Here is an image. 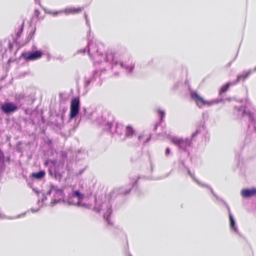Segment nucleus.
Segmentation results:
<instances>
[{
    "label": "nucleus",
    "instance_id": "obj_1",
    "mask_svg": "<svg viewBox=\"0 0 256 256\" xmlns=\"http://www.w3.org/2000/svg\"><path fill=\"white\" fill-rule=\"evenodd\" d=\"M80 100L78 97L72 99L70 104V118L72 119L76 116L80 111Z\"/></svg>",
    "mask_w": 256,
    "mask_h": 256
},
{
    "label": "nucleus",
    "instance_id": "obj_2",
    "mask_svg": "<svg viewBox=\"0 0 256 256\" xmlns=\"http://www.w3.org/2000/svg\"><path fill=\"white\" fill-rule=\"evenodd\" d=\"M0 108L6 114H10L16 111L18 109L17 106L11 102H5L1 105Z\"/></svg>",
    "mask_w": 256,
    "mask_h": 256
},
{
    "label": "nucleus",
    "instance_id": "obj_3",
    "mask_svg": "<svg viewBox=\"0 0 256 256\" xmlns=\"http://www.w3.org/2000/svg\"><path fill=\"white\" fill-rule=\"evenodd\" d=\"M191 98L192 100H194L196 105L199 107L201 108L202 105L208 104V106L211 104V102L204 100L202 98H201L200 96L198 94L195 92H192L190 94Z\"/></svg>",
    "mask_w": 256,
    "mask_h": 256
},
{
    "label": "nucleus",
    "instance_id": "obj_4",
    "mask_svg": "<svg viewBox=\"0 0 256 256\" xmlns=\"http://www.w3.org/2000/svg\"><path fill=\"white\" fill-rule=\"evenodd\" d=\"M42 54L40 50H36L32 53H30L24 56V59L27 60H34L40 58Z\"/></svg>",
    "mask_w": 256,
    "mask_h": 256
},
{
    "label": "nucleus",
    "instance_id": "obj_5",
    "mask_svg": "<svg viewBox=\"0 0 256 256\" xmlns=\"http://www.w3.org/2000/svg\"><path fill=\"white\" fill-rule=\"evenodd\" d=\"M256 194V189H245L242 191V195L244 198H249Z\"/></svg>",
    "mask_w": 256,
    "mask_h": 256
},
{
    "label": "nucleus",
    "instance_id": "obj_6",
    "mask_svg": "<svg viewBox=\"0 0 256 256\" xmlns=\"http://www.w3.org/2000/svg\"><path fill=\"white\" fill-rule=\"evenodd\" d=\"M82 9V8L72 7L66 8L64 12L66 14H75L80 12Z\"/></svg>",
    "mask_w": 256,
    "mask_h": 256
},
{
    "label": "nucleus",
    "instance_id": "obj_7",
    "mask_svg": "<svg viewBox=\"0 0 256 256\" xmlns=\"http://www.w3.org/2000/svg\"><path fill=\"white\" fill-rule=\"evenodd\" d=\"M252 70H249L247 72H244L240 74H238L237 76V78L236 82L237 83L241 80H244L252 74Z\"/></svg>",
    "mask_w": 256,
    "mask_h": 256
},
{
    "label": "nucleus",
    "instance_id": "obj_8",
    "mask_svg": "<svg viewBox=\"0 0 256 256\" xmlns=\"http://www.w3.org/2000/svg\"><path fill=\"white\" fill-rule=\"evenodd\" d=\"M236 84V82H228L226 83V84H224L223 86H221V88L219 90V92H218L219 94L221 95L223 93L226 92L229 88V87L230 86L234 85Z\"/></svg>",
    "mask_w": 256,
    "mask_h": 256
},
{
    "label": "nucleus",
    "instance_id": "obj_9",
    "mask_svg": "<svg viewBox=\"0 0 256 256\" xmlns=\"http://www.w3.org/2000/svg\"><path fill=\"white\" fill-rule=\"evenodd\" d=\"M46 175V172L44 170H40L38 172H33L32 174L30 176L32 178L36 180H40L43 178Z\"/></svg>",
    "mask_w": 256,
    "mask_h": 256
},
{
    "label": "nucleus",
    "instance_id": "obj_10",
    "mask_svg": "<svg viewBox=\"0 0 256 256\" xmlns=\"http://www.w3.org/2000/svg\"><path fill=\"white\" fill-rule=\"evenodd\" d=\"M134 134L133 128L130 126H128L126 128L125 136L126 137H132Z\"/></svg>",
    "mask_w": 256,
    "mask_h": 256
},
{
    "label": "nucleus",
    "instance_id": "obj_11",
    "mask_svg": "<svg viewBox=\"0 0 256 256\" xmlns=\"http://www.w3.org/2000/svg\"><path fill=\"white\" fill-rule=\"evenodd\" d=\"M190 142L187 139H182L178 147L182 150H186V146L190 145Z\"/></svg>",
    "mask_w": 256,
    "mask_h": 256
},
{
    "label": "nucleus",
    "instance_id": "obj_12",
    "mask_svg": "<svg viewBox=\"0 0 256 256\" xmlns=\"http://www.w3.org/2000/svg\"><path fill=\"white\" fill-rule=\"evenodd\" d=\"M72 196L73 197H76L80 201H82L84 198V194L80 193L78 190L74 191Z\"/></svg>",
    "mask_w": 256,
    "mask_h": 256
},
{
    "label": "nucleus",
    "instance_id": "obj_13",
    "mask_svg": "<svg viewBox=\"0 0 256 256\" xmlns=\"http://www.w3.org/2000/svg\"><path fill=\"white\" fill-rule=\"evenodd\" d=\"M182 140L181 138L174 137L172 138L171 141L172 144L178 146Z\"/></svg>",
    "mask_w": 256,
    "mask_h": 256
},
{
    "label": "nucleus",
    "instance_id": "obj_14",
    "mask_svg": "<svg viewBox=\"0 0 256 256\" xmlns=\"http://www.w3.org/2000/svg\"><path fill=\"white\" fill-rule=\"evenodd\" d=\"M229 218H230V228L236 230V228H235V223H234V221L232 218V216L231 214H230L229 216Z\"/></svg>",
    "mask_w": 256,
    "mask_h": 256
},
{
    "label": "nucleus",
    "instance_id": "obj_15",
    "mask_svg": "<svg viewBox=\"0 0 256 256\" xmlns=\"http://www.w3.org/2000/svg\"><path fill=\"white\" fill-rule=\"evenodd\" d=\"M113 56H114V54L112 53V52H110L108 54H106V59L108 61H112V62H113L114 61Z\"/></svg>",
    "mask_w": 256,
    "mask_h": 256
},
{
    "label": "nucleus",
    "instance_id": "obj_16",
    "mask_svg": "<svg viewBox=\"0 0 256 256\" xmlns=\"http://www.w3.org/2000/svg\"><path fill=\"white\" fill-rule=\"evenodd\" d=\"M24 22H23L21 26H20V30H18V32L17 34H16V36L18 37H20L21 34L22 33V31H23V29H24Z\"/></svg>",
    "mask_w": 256,
    "mask_h": 256
},
{
    "label": "nucleus",
    "instance_id": "obj_17",
    "mask_svg": "<svg viewBox=\"0 0 256 256\" xmlns=\"http://www.w3.org/2000/svg\"><path fill=\"white\" fill-rule=\"evenodd\" d=\"M63 12V11H54V12H49L48 13L54 16H56L58 14H61Z\"/></svg>",
    "mask_w": 256,
    "mask_h": 256
},
{
    "label": "nucleus",
    "instance_id": "obj_18",
    "mask_svg": "<svg viewBox=\"0 0 256 256\" xmlns=\"http://www.w3.org/2000/svg\"><path fill=\"white\" fill-rule=\"evenodd\" d=\"M34 16H35L36 18H38L39 16H40V12L38 10V9H36L34 10Z\"/></svg>",
    "mask_w": 256,
    "mask_h": 256
},
{
    "label": "nucleus",
    "instance_id": "obj_19",
    "mask_svg": "<svg viewBox=\"0 0 256 256\" xmlns=\"http://www.w3.org/2000/svg\"><path fill=\"white\" fill-rule=\"evenodd\" d=\"M242 115L244 116V115H248L250 116V113L249 112H246V110H244L242 114Z\"/></svg>",
    "mask_w": 256,
    "mask_h": 256
},
{
    "label": "nucleus",
    "instance_id": "obj_20",
    "mask_svg": "<svg viewBox=\"0 0 256 256\" xmlns=\"http://www.w3.org/2000/svg\"><path fill=\"white\" fill-rule=\"evenodd\" d=\"M170 153V149L168 148H167L166 150V156H168Z\"/></svg>",
    "mask_w": 256,
    "mask_h": 256
},
{
    "label": "nucleus",
    "instance_id": "obj_21",
    "mask_svg": "<svg viewBox=\"0 0 256 256\" xmlns=\"http://www.w3.org/2000/svg\"><path fill=\"white\" fill-rule=\"evenodd\" d=\"M50 163L54 164V165H55L56 164V160H50Z\"/></svg>",
    "mask_w": 256,
    "mask_h": 256
},
{
    "label": "nucleus",
    "instance_id": "obj_22",
    "mask_svg": "<svg viewBox=\"0 0 256 256\" xmlns=\"http://www.w3.org/2000/svg\"><path fill=\"white\" fill-rule=\"evenodd\" d=\"M160 114H161L162 118L164 116V112L163 111L159 110Z\"/></svg>",
    "mask_w": 256,
    "mask_h": 256
},
{
    "label": "nucleus",
    "instance_id": "obj_23",
    "mask_svg": "<svg viewBox=\"0 0 256 256\" xmlns=\"http://www.w3.org/2000/svg\"><path fill=\"white\" fill-rule=\"evenodd\" d=\"M50 160H48L46 161L45 163H44V164L45 166H48V164L50 163Z\"/></svg>",
    "mask_w": 256,
    "mask_h": 256
},
{
    "label": "nucleus",
    "instance_id": "obj_24",
    "mask_svg": "<svg viewBox=\"0 0 256 256\" xmlns=\"http://www.w3.org/2000/svg\"><path fill=\"white\" fill-rule=\"evenodd\" d=\"M199 132V130H197L194 133L192 134V136H194Z\"/></svg>",
    "mask_w": 256,
    "mask_h": 256
},
{
    "label": "nucleus",
    "instance_id": "obj_25",
    "mask_svg": "<svg viewBox=\"0 0 256 256\" xmlns=\"http://www.w3.org/2000/svg\"><path fill=\"white\" fill-rule=\"evenodd\" d=\"M106 220H107L108 223V224H110V225H112V222H110V220H109V219H108V217L106 218Z\"/></svg>",
    "mask_w": 256,
    "mask_h": 256
},
{
    "label": "nucleus",
    "instance_id": "obj_26",
    "mask_svg": "<svg viewBox=\"0 0 256 256\" xmlns=\"http://www.w3.org/2000/svg\"><path fill=\"white\" fill-rule=\"evenodd\" d=\"M142 136H139L138 139L140 140L142 138Z\"/></svg>",
    "mask_w": 256,
    "mask_h": 256
},
{
    "label": "nucleus",
    "instance_id": "obj_27",
    "mask_svg": "<svg viewBox=\"0 0 256 256\" xmlns=\"http://www.w3.org/2000/svg\"><path fill=\"white\" fill-rule=\"evenodd\" d=\"M35 31H36V28H34V30L33 32H32V36H34V32H35Z\"/></svg>",
    "mask_w": 256,
    "mask_h": 256
},
{
    "label": "nucleus",
    "instance_id": "obj_28",
    "mask_svg": "<svg viewBox=\"0 0 256 256\" xmlns=\"http://www.w3.org/2000/svg\"><path fill=\"white\" fill-rule=\"evenodd\" d=\"M253 71H254V72L256 71V68L254 69Z\"/></svg>",
    "mask_w": 256,
    "mask_h": 256
},
{
    "label": "nucleus",
    "instance_id": "obj_29",
    "mask_svg": "<svg viewBox=\"0 0 256 256\" xmlns=\"http://www.w3.org/2000/svg\"><path fill=\"white\" fill-rule=\"evenodd\" d=\"M120 65H121V66H122V67H123V64H122H122H120Z\"/></svg>",
    "mask_w": 256,
    "mask_h": 256
},
{
    "label": "nucleus",
    "instance_id": "obj_30",
    "mask_svg": "<svg viewBox=\"0 0 256 256\" xmlns=\"http://www.w3.org/2000/svg\"><path fill=\"white\" fill-rule=\"evenodd\" d=\"M149 138H148L146 142L148 140Z\"/></svg>",
    "mask_w": 256,
    "mask_h": 256
}]
</instances>
